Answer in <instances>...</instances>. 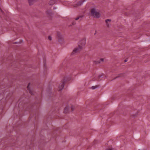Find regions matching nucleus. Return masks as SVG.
Segmentation results:
<instances>
[{
  "mask_svg": "<svg viewBox=\"0 0 150 150\" xmlns=\"http://www.w3.org/2000/svg\"><path fill=\"white\" fill-rule=\"evenodd\" d=\"M91 15L94 17L96 18H99L100 16L99 10L96 9L95 8H93L91 9Z\"/></svg>",
  "mask_w": 150,
  "mask_h": 150,
  "instance_id": "nucleus-1",
  "label": "nucleus"
},
{
  "mask_svg": "<svg viewBox=\"0 0 150 150\" xmlns=\"http://www.w3.org/2000/svg\"><path fill=\"white\" fill-rule=\"evenodd\" d=\"M34 83L33 82H31L29 83L27 86V89L29 91L30 93L31 94H33L32 92V88L31 87L33 88L34 86Z\"/></svg>",
  "mask_w": 150,
  "mask_h": 150,
  "instance_id": "nucleus-2",
  "label": "nucleus"
},
{
  "mask_svg": "<svg viewBox=\"0 0 150 150\" xmlns=\"http://www.w3.org/2000/svg\"><path fill=\"white\" fill-rule=\"evenodd\" d=\"M85 1V0H80L76 3H75L73 4L74 7L76 8L81 5Z\"/></svg>",
  "mask_w": 150,
  "mask_h": 150,
  "instance_id": "nucleus-3",
  "label": "nucleus"
},
{
  "mask_svg": "<svg viewBox=\"0 0 150 150\" xmlns=\"http://www.w3.org/2000/svg\"><path fill=\"white\" fill-rule=\"evenodd\" d=\"M83 49L82 46H81L80 45H79L78 47L75 48L73 50V53H75L79 52Z\"/></svg>",
  "mask_w": 150,
  "mask_h": 150,
  "instance_id": "nucleus-4",
  "label": "nucleus"
},
{
  "mask_svg": "<svg viewBox=\"0 0 150 150\" xmlns=\"http://www.w3.org/2000/svg\"><path fill=\"white\" fill-rule=\"evenodd\" d=\"M86 43V40L85 38H83L79 42V45L81 46H82L83 48Z\"/></svg>",
  "mask_w": 150,
  "mask_h": 150,
  "instance_id": "nucleus-5",
  "label": "nucleus"
},
{
  "mask_svg": "<svg viewBox=\"0 0 150 150\" xmlns=\"http://www.w3.org/2000/svg\"><path fill=\"white\" fill-rule=\"evenodd\" d=\"M58 40L59 42L63 40V38L62 36L60 33H58L57 34Z\"/></svg>",
  "mask_w": 150,
  "mask_h": 150,
  "instance_id": "nucleus-6",
  "label": "nucleus"
},
{
  "mask_svg": "<svg viewBox=\"0 0 150 150\" xmlns=\"http://www.w3.org/2000/svg\"><path fill=\"white\" fill-rule=\"evenodd\" d=\"M64 83L62 82V83H60L59 86L58 88V90L59 91H60L62 90L64 87Z\"/></svg>",
  "mask_w": 150,
  "mask_h": 150,
  "instance_id": "nucleus-7",
  "label": "nucleus"
},
{
  "mask_svg": "<svg viewBox=\"0 0 150 150\" xmlns=\"http://www.w3.org/2000/svg\"><path fill=\"white\" fill-rule=\"evenodd\" d=\"M56 3V1L53 0H50L49 2V4L50 5H52Z\"/></svg>",
  "mask_w": 150,
  "mask_h": 150,
  "instance_id": "nucleus-8",
  "label": "nucleus"
},
{
  "mask_svg": "<svg viewBox=\"0 0 150 150\" xmlns=\"http://www.w3.org/2000/svg\"><path fill=\"white\" fill-rule=\"evenodd\" d=\"M36 0H28V2L30 5H32Z\"/></svg>",
  "mask_w": 150,
  "mask_h": 150,
  "instance_id": "nucleus-9",
  "label": "nucleus"
},
{
  "mask_svg": "<svg viewBox=\"0 0 150 150\" xmlns=\"http://www.w3.org/2000/svg\"><path fill=\"white\" fill-rule=\"evenodd\" d=\"M46 13L48 16H50L52 14V11L50 10H47L46 12Z\"/></svg>",
  "mask_w": 150,
  "mask_h": 150,
  "instance_id": "nucleus-10",
  "label": "nucleus"
},
{
  "mask_svg": "<svg viewBox=\"0 0 150 150\" xmlns=\"http://www.w3.org/2000/svg\"><path fill=\"white\" fill-rule=\"evenodd\" d=\"M69 106H66L64 109V113H67L69 111Z\"/></svg>",
  "mask_w": 150,
  "mask_h": 150,
  "instance_id": "nucleus-11",
  "label": "nucleus"
},
{
  "mask_svg": "<svg viewBox=\"0 0 150 150\" xmlns=\"http://www.w3.org/2000/svg\"><path fill=\"white\" fill-rule=\"evenodd\" d=\"M84 17V16L83 15H80L79 16V19L80 20H81L82 19V18Z\"/></svg>",
  "mask_w": 150,
  "mask_h": 150,
  "instance_id": "nucleus-12",
  "label": "nucleus"
},
{
  "mask_svg": "<svg viewBox=\"0 0 150 150\" xmlns=\"http://www.w3.org/2000/svg\"><path fill=\"white\" fill-rule=\"evenodd\" d=\"M104 61V59L103 58L100 59V61H99V63H100L101 62H103Z\"/></svg>",
  "mask_w": 150,
  "mask_h": 150,
  "instance_id": "nucleus-13",
  "label": "nucleus"
},
{
  "mask_svg": "<svg viewBox=\"0 0 150 150\" xmlns=\"http://www.w3.org/2000/svg\"><path fill=\"white\" fill-rule=\"evenodd\" d=\"M48 39L50 40H52V38L50 36H48Z\"/></svg>",
  "mask_w": 150,
  "mask_h": 150,
  "instance_id": "nucleus-14",
  "label": "nucleus"
},
{
  "mask_svg": "<svg viewBox=\"0 0 150 150\" xmlns=\"http://www.w3.org/2000/svg\"><path fill=\"white\" fill-rule=\"evenodd\" d=\"M111 21V20L110 19H107L105 20V22L107 23L108 21Z\"/></svg>",
  "mask_w": 150,
  "mask_h": 150,
  "instance_id": "nucleus-15",
  "label": "nucleus"
},
{
  "mask_svg": "<svg viewBox=\"0 0 150 150\" xmlns=\"http://www.w3.org/2000/svg\"><path fill=\"white\" fill-rule=\"evenodd\" d=\"M96 88V86H93L91 87V88L92 89H94Z\"/></svg>",
  "mask_w": 150,
  "mask_h": 150,
  "instance_id": "nucleus-16",
  "label": "nucleus"
},
{
  "mask_svg": "<svg viewBox=\"0 0 150 150\" xmlns=\"http://www.w3.org/2000/svg\"><path fill=\"white\" fill-rule=\"evenodd\" d=\"M107 150H114V149L113 148H109V149H107Z\"/></svg>",
  "mask_w": 150,
  "mask_h": 150,
  "instance_id": "nucleus-17",
  "label": "nucleus"
},
{
  "mask_svg": "<svg viewBox=\"0 0 150 150\" xmlns=\"http://www.w3.org/2000/svg\"><path fill=\"white\" fill-rule=\"evenodd\" d=\"M75 20H78L79 19V18L78 17H77L76 18H75Z\"/></svg>",
  "mask_w": 150,
  "mask_h": 150,
  "instance_id": "nucleus-18",
  "label": "nucleus"
},
{
  "mask_svg": "<svg viewBox=\"0 0 150 150\" xmlns=\"http://www.w3.org/2000/svg\"><path fill=\"white\" fill-rule=\"evenodd\" d=\"M71 108L72 110H74V107L73 106H72L71 107Z\"/></svg>",
  "mask_w": 150,
  "mask_h": 150,
  "instance_id": "nucleus-19",
  "label": "nucleus"
},
{
  "mask_svg": "<svg viewBox=\"0 0 150 150\" xmlns=\"http://www.w3.org/2000/svg\"><path fill=\"white\" fill-rule=\"evenodd\" d=\"M107 23V25L108 27H109L110 25V24H109L108 22H107V23Z\"/></svg>",
  "mask_w": 150,
  "mask_h": 150,
  "instance_id": "nucleus-20",
  "label": "nucleus"
},
{
  "mask_svg": "<svg viewBox=\"0 0 150 150\" xmlns=\"http://www.w3.org/2000/svg\"><path fill=\"white\" fill-rule=\"evenodd\" d=\"M18 43V42H15L14 43V44H16L17 43Z\"/></svg>",
  "mask_w": 150,
  "mask_h": 150,
  "instance_id": "nucleus-21",
  "label": "nucleus"
},
{
  "mask_svg": "<svg viewBox=\"0 0 150 150\" xmlns=\"http://www.w3.org/2000/svg\"><path fill=\"white\" fill-rule=\"evenodd\" d=\"M53 9H56V7H54V8H53Z\"/></svg>",
  "mask_w": 150,
  "mask_h": 150,
  "instance_id": "nucleus-22",
  "label": "nucleus"
},
{
  "mask_svg": "<svg viewBox=\"0 0 150 150\" xmlns=\"http://www.w3.org/2000/svg\"><path fill=\"white\" fill-rule=\"evenodd\" d=\"M125 62H126L127 61V60H125Z\"/></svg>",
  "mask_w": 150,
  "mask_h": 150,
  "instance_id": "nucleus-23",
  "label": "nucleus"
},
{
  "mask_svg": "<svg viewBox=\"0 0 150 150\" xmlns=\"http://www.w3.org/2000/svg\"><path fill=\"white\" fill-rule=\"evenodd\" d=\"M120 76H121L120 75H119V76H118V77H120Z\"/></svg>",
  "mask_w": 150,
  "mask_h": 150,
  "instance_id": "nucleus-24",
  "label": "nucleus"
}]
</instances>
